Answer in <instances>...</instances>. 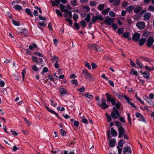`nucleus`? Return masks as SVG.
<instances>
[{
	"label": "nucleus",
	"mask_w": 154,
	"mask_h": 154,
	"mask_svg": "<svg viewBox=\"0 0 154 154\" xmlns=\"http://www.w3.org/2000/svg\"><path fill=\"white\" fill-rule=\"evenodd\" d=\"M106 95L107 100L108 101L111 102L112 105L114 106L115 105L116 108L117 109H119L120 106L121 105L120 103L118 102L117 103H116L115 99L113 97H111V95L108 93H106Z\"/></svg>",
	"instance_id": "1"
},
{
	"label": "nucleus",
	"mask_w": 154,
	"mask_h": 154,
	"mask_svg": "<svg viewBox=\"0 0 154 154\" xmlns=\"http://www.w3.org/2000/svg\"><path fill=\"white\" fill-rule=\"evenodd\" d=\"M106 100L104 98H102L100 101H99L97 103V105L101 107L102 109H105L109 107V106L106 103Z\"/></svg>",
	"instance_id": "2"
},
{
	"label": "nucleus",
	"mask_w": 154,
	"mask_h": 154,
	"mask_svg": "<svg viewBox=\"0 0 154 154\" xmlns=\"http://www.w3.org/2000/svg\"><path fill=\"white\" fill-rule=\"evenodd\" d=\"M113 112H111V115L112 118L113 119H116L118 117H120V115L119 112L115 107L112 108Z\"/></svg>",
	"instance_id": "3"
},
{
	"label": "nucleus",
	"mask_w": 154,
	"mask_h": 154,
	"mask_svg": "<svg viewBox=\"0 0 154 154\" xmlns=\"http://www.w3.org/2000/svg\"><path fill=\"white\" fill-rule=\"evenodd\" d=\"M39 20H42V22H39V25L45 27L46 26L47 23L44 22L46 20V18L42 17L41 15H39Z\"/></svg>",
	"instance_id": "4"
},
{
	"label": "nucleus",
	"mask_w": 154,
	"mask_h": 154,
	"mask_svg": "<svg viewBox=\"0 0 154 154\" xmlns=\"http://www.w3.org/2000/svg\"><path fill=\"white\" fill-rule=\"evenodd\" d=\"M136 26L140 30L144 29L146 26L145 23L143 21L138 22L136 23Z\"/></svg>",
	"instance_id": "5"
},
{
	"label": "nucleus",
	"mask_w": 154,
	"mask_h": 154,
	"mask_svg": "<svg viewBox=\"0 0 154 154\" xmlns=\"http://www.w3.org/2000/svg\"><path fill=\"white\" fill-rule=\"evenodd\" d=\"M118 131H119V137H121L125 134V131L124 128L122 127H119L118 128Z\"/></svg>",
	"instance_id": "6"
},
{
	"label": "nucleus",
	"mask_w": 154,
	"mask_h": 154,
	"mask_svg": "<svg viewBox=\"0 0 154 154\" xmlns=\"http://www.w3.org/2000/svg\"><path fill=\"white\" fill-rule=\"evenodd\" d=\"M82 74L84 75V77L86 79H91L92 78L91 75L87 70H82Z\"/></svg>",
	"instance_id": "7"
},
{
	"label": "nucleus",
	"mask_w": 154,
	"mask_h": 154,
	"mask_svg": "<svg viewBox=\"0 0 154 154\" xmlns=\"http://www.w3.org/2000/svg\"><path fill=\"white\" fill-rule=\"evenodd\" d=\"M88 47L90 50L94 49L97 51H98L97 48H99L100 47L95 44H90L88 45Z\"/></svg>",
	"instance_id": "8"
},
{
	"label": "nucleus",
	"mask_w": 154,
	"mask_h": 154,
	"mask_svg": "<svg viewBox=\"0 0 154 154\" xmlns=\"http://www.w3.org/2000/svg\"><path fill=\"white\" fill-rule=\"evenodd\" d=\"M81 15L82 17H85L84 20L86 21L87 23L90 22L91 20V16L90 14H82Z\"/></svg>",
	"instance_id": "9"
},
{
	"label": "nucleus",
	"mask_w": 154,
	"mask_h": 154,
	"mask_svg": "<svg viewBox=\"0 0 154 154\" xmlns=\"http://www.w3.org/2000/svg\"><path fill=\"white\" fill-rule=\"evenodd\" d=\"M140 34L137 32H135L133 35L132 40L135 42H137L139 41L140 38Z\"/></svg>",
	"instance_id": "10"
},
{
	"label": "nucleus",
	"mask_w": 154,
	"mask_h": 154,
	"mask_svg": "<svg viewBox=\"0 0 154 154\" xmlns=\"http://www.w3.org/2000/svg\"><path fill=\"white\" fill-rule=\"evenodd\" d=\"M135 115L137 118H139V121L146 122V120L141 113L137 112L135 113Z\"/></svg>",
	"instance_id": "11"
},
{
	"label": "nucleus",
	"mask_w": 154,
	"mask_h": 154,
	"mask_svg": "<svg viewBox=\"0 0 154 154\" xmlns=\"http://www.w3.org/2000/svg\"><path fill=\"white\" fill-rule=\"evenodd\" d=\"M154 40L152 37H149L147 41V45L149 47H150L153 43Z\"/></svg>",
	"instance_id": "12"
},
{
	"label": "nucleus",
	"mask_w": 154,
	"mask_h": 154,
	"mask_svg": "<svg viewBox=\"0 0 154 154\" xmlns=\"http://www.w3.org/2000/svg\"><path fill=\"white\" fill-rule=\"evenodd\" d=\"M123 150V152L124 154H131V149L128 146L124 147Z\"/></svg>",
	"instance_id": "13"
},
{
	"label": "nucleus",
	"mask_w": 154,
	"mask_h": 154,
	"mask_svg": "<svg viewBox=\"0 0 154 154\" xmlns=\"http://www.w3.org/2000/svg\"><path fill=\"white\" fill-rule=\"evenodd\" d=\"M103 22L107 24L111 25L113 22V19L110 17H108L104 20Z\"/></svg>",
	"instance_id": "14"
},
{
	"label": "nucleus",
	"mask_w": 154,
	"mask_h": 154,
	"mask_svg": "<svg viewBox=\"0 0 154 154\" xmlns=\"http://www.w3.org/2000/svg\"><path fill=\"white\" fill-rule=\"evenodd\" d=\"M151 15V14L149 12L146 13L144 14L143 15V20L145 21L148 20L149 19Z\"/></svg>",
	"instance_id": "15"
},
{
	"label": "nucleus",
	"mask_w": 154,
	"mask_h": 154,
	"mask_svg": "<svg viewBox=\"0 0 154 154\" xmlns=\"http://www.w3.org/2000/svg\"><path fill=\"white\" fill-rule=\"evenodd\" d=\"M109 146L110 147H113L115 146L116 142V140L114 139H111L109 140Z\"/></svg>",
	"instance_id": "16"
},
{
	"label": "nucleus",
	"mask_w": 154,
	"mask_h": 154,
	"mask_svg": "<svg viewBox=\"0 0 154 154\" xmlns=\"http://www.w3.org/2000/svg\"><path fill=\"white\" fill-rule=\"evenodd\" d=\"M59 91L62 96L66 95L67 93V92L66 89L63 88H60Z\"/></svg>",
	"instance_id": "17"
},
{
	"label": "nucleus",
	"mask_w": 154,
	"mask_h": 154,
	"mask_svg": "<svg viewBox=\"0 0 154 154\" xmlns=\"http://www.w3.org/2000/svg\"><path fill=\"white\" fill-rule=\"evenodd\" d=\"M114 93L116 95V96L118 97V98L122 100L123 96V94L121 93L120 92H116V91L114 92Z\"/></svg>",
	"instance_id": "18"
},
{
	"label": "nucleus",
	"mask_w": 154,
	"mask_h": 154,
	"mask_svg": "<svg viewBox=\"0 0 154 154\" xmlns=\"http://www.w3.org/2000/svg\"><path fill=\"white\" fill-rule=\"evenodd\" d=\"M51 62L53 63H54L55 62H58L59 61V59L58 57L54 56H51Z\"/></svg>",
	"instance_id": "19"
},
{
	"label": "nucleus",
	"mask_w": 154,
	"mask_h": 154,
	"mask_svg": "<svg viewBox=\"0 0 154 154\" xmlns=\"http://www.w3.org/2000/svg\"><path fill=\"white\" fill-rule=\"evenodd\" d=\"M111 134L114 137H116L117 135V133L116 131L113 128H111Z\"/></svg>",
	"instance_id": "20"
},
{
	"label": "nucleus",
	"mask_w": 154,
	"mask_h": 154,
	"mask_svg": "<svg viewBox=\"0 0 154 154\" xmlns=\"http://www.w3.org/2000/svg\"><path fill=\"white\" fill-rule=\"evenodd\" d=\"M37 48V45L34 44H32L29 46V49L32 51H33Z\"/></svg>",
	"instance_id": "21"
},
{
	"label": "nucleus",
	"mask_w": 154,
	"mask_h": 154,
	"mask_svg": "<svg viewBox=\"0 0 154 154\" xmlns=\"http://www.w3.org/2000/svg\"><path fill=\"white\" fill-rule=\"evenodd\" d=\"M134 7L132 5H131L128 7L125 10V11L130 12L134 9Z\"/></svg>",
	"instance_id": "22"
},
{
	"label": "nucleus",
	"mask_w": 154,
	"mask_h": 154,
	"mask_svg": "<svg viewBox=\"0 0 154 154\" xmlns=\"http://www.w3.org/2000/svg\"><path fill=\"white\" fill-rule=\"evenodd\" d=\"M64 12L66 13L68 15L69 17V18H71L72 17V14L71 11H69L68 10L65 9L64 11Z\"/></svg>",
	"instance_id": "23"
},
{
	"label": "nucleus",
	"mask_w": 154,
	"mask_h": 154,
	"mask_svg": "<svg viewBox=\"0 0 154 154\" xmlns=\"http://www.w3.org/2000/svg\"><path fill=\"white\" fill-rule=\"evenodd\" d=\"M13 8L16 10L20 11L22 9V7L19 5H14L13 6Z\"/></svg>",
	"instance_id": "24"
},
{
	"label": "nucleus",
	"mask_w": 154,
	"mask_h": 154,
	"mask_svg": "<svg viewBox=\"0 0 154 154\" xmlns=\"http://www.w3.org/2000/svg\"><path fill=\"white\" fill-rule=\"evenodd\" d=\"M136 63L138 66H139L140 68H144V67L143 66V64L141 63V62L138 60H136Z\"/></svg>",
	"instance_id": "25"
},
{
	"label": "nucleus",
	"mask_w": 154,
	"mask_h": 154,
	"mask_svg": "<svg viewBox=\"0 0 154 154\" xmlns=\"http://www.w3.org/2000/svg\"><path fill=\"white\" fill-rule=\"evenodd\" d=\"M142 9V8L140 6H139L136 7L134 10V12L136 13L137 14L138 12L141 11Z\"/></svg>",
	"instance_id": "26"
},
{
	"label": "nucleus",
	"mask_w": 154,
	"mask_h": 154,
	"mask_svg": "<svg viewBox=\"0 0 154 154\" xmlns=\"http://www.w3.org/2000/svg\"><path fill=\"white\" fill-rule=\"evenodd\" d=\"M146 41V38L141 39H140L139 42V43L140 46L143 45L145 43Z\"/></svg>",
	"instance_id": "27"
},
{
	"label": "nucleus",
	"mask_w": 154,
	"mask_h": 154,
	"mask_svg": "<svg viewBox=\"0 0 154 154\" xmlns=\"http://www.w3.org/2000/svg\"><path fill=\"white\" fill-rule=\"evenodd\" d=\"M25 11L27 14L29 15L30 17H33V15L31 13L29 9L28 8H26L25 9Z\"/></svg>",
	"instance_id": "28"
},
{
	"label": "nucleus",
	"mask_w": 154,
	"mask_h": 154,
	"mask_svg": "<svg viewBox=\"0 0 154 154\" xmlns=\"http://www.w3.org/2000/svg\"><path fill=\"white\" fill-rule=\"evenodd\" d=\"M143 77L146 79H148L149 78V73L147 71H145L143 72Z\"/></svg>",
	"instance_id": "29"
},
{
	"label": "nucleus",
	"mask_w": 154,
	"mask_h": 154,
	"mask_svg": "<svg viewBox=\"0 0 154 154\" xmlns=\"http://www.w3.org/2000/svg\"><path fill=\"white\" fill-rule=\"evenodd\" d=\"M130 33L129 32H127L124 33L122 34V37L126 38H129Z\"/></svg>",
	"instance_id": "30"
},
{
	"label": "nucleus",
	"mask_w": 154,
	"mask_h": 154,
	"mask_svg": "<svg viewBox=\"0 0 154 154\" xmlns=\"http://www.w3.org/2000/svg\"><path fill=\"white\" fill-rule=\"evenodd\" d=\"M85 96L86 97L90 99H91L93 97V95L92 94H90V93L88 92L85 93Z\"/></svg>",
	"instance_id": "31"
},
{
	"label": "nucleus",
	"mask_w": 154,
	"mask_h": 154,
	"mask_svg": "<svg viewBox=\"0 0 154 154\" xmlns=\"http://www.w3.org/2000/svg\"><path fill=\"white\" fill-rule=\"evenodd\" d=\"M39 57L41 58H39V63H41L43 62V60L45 59V57L40 53H39Z\"/></svg>",
	"instance_id": "32"
},
{
	"label": "nucleus",
	"mask_w": 154,
	"mask_h": 154,
	"mask_svg": "<svg viewBox=\"0 0 154 154\" xmlns=\"http://www.w3.org/2000/svg\"><path fill=\"white\" fill-rule=\"evenodd\" d=\"M128 2L125 1H124L122 3V6L123 8H125L128 5Z\"/></svg>",
	"instance_id": "33"
},
{
	"label": "nucleus",
	"mask_w": 154,
	"mask_h": 154,
	"mask_svg": "<svg viewBox=\"0 0 154 154\" xmlns=\"http://www.w3.org/2000/svg\"><path fill=\"white\" fill-rule=\"evenodd\" d=\"M81 26L84 28L86 25V23L84 20H81L79 23Z\"/></svg>",
	"instance_id": "34"
},
{
	"label": "nucleus",
	"mask_w": 154,
	"mask_h": 154,
	"mask_svg": "<svg viewBox=\"0 0 154 154\" xmlns=\"http://www.w3.org/2000/svg\"><path fill=\"white\" fill-rule=\"evenodd\" d=\"M70 3L72 6H75L77 5V0H72L70 2Z\"/></svg>",
	"instance_id": "35"
},
{
	"label": "nucleus",
	"mask_w": 154,
	"mask_h": 154,
	"mask_svg": "<svg viewBox=\"0 0 154 154\" xmlns=\"http://www.w3.org/2000/svg\"><path fill=\"white\" fill-rule=\"evenodd\" d=\"M120 0H115L113 3V5L115 6H119L120 3Z\"/></svg>",
	"instance_id": "36"
},
{
	"label": "nucleus",
	"mask_w": 154,
	"mask_h": 154,
	"mask_svg": "<svg viewBox=\"0 0 154 154\" xmlns=\"http://www.w3.org/2000/svg\"><path fill=\"white\" fill-rule=\"evenodd\" d=\"M104 8V5L103 4H99L97 7V9L101 11Z\"/></svg>",
	"instance_id": "37"
},
{
	"label": "nucleus",
	"mask_w": 154,
	"mask_h": 154,
	"mask_svg": "<svg viewBox=\"0 0 154 154\" xmlns=\"http://www.w3.org/2000/svg\"><path fill=\"white\" fill-rule=\"evenodd\" d=\"M124 143V141L123 140H121L119 142L117 146L122 147Z\"/></svg>",
	"instance_id": "38"
},
{
	"label": "nucleus",
	"mask_w": 154,
	"mask_h": 154,
	"mask_svg": "<svg viewBox=\"0 0 154 154\" xmlns=\"http://www.w3.org/2000/svg\"><path fill=\"white\" fill-rule=\"evenodd\" d=\"M106 116L107 122H110L112 120V118L110 115L108 114L107 113H106Z\"/></svg>",
	"instance_id": "39"
},
{
	"label": "nucleus",
	"mask_w": 154,
	"mask_h": 154,
	"mask_svg": "<svg viewBox=\"0 0 154 154\" xmlns=\"http://www.w3.org/2000/svg\"><path fill=\"white\" fill-rule=\"evenodd\" d=\"M144 68H145L148 71L150 72L152 70H154V67H152L151 68H150L148 66L146 65L144 67Z\"/></svg>",
	"instance_id": "40"
},
{
	"label": "nucleus",
	"mask_w": 154,
	"mask_h": 154,
	"mask_svg": "<svg viewBox=\"0 0 154 154\" xmlns=\"http://www.w3.org/2000/svg\"><path fill=\"white\" fill-rule=\"evenodd\" d=\"M110 10V8H107L106 9H105L104 10H103V11L102 12V13L106 15L108 13V12Z\"/></svg>",
	"instance_id": "41"
},
{
	"label": "nucleus",
	"mask_w": 154,
	"mask_h": 154,
	"mask_svg": "<svg viewBox=\"0 0 154 154\" xmlns=\"http://www.w3.org/2000/svg\"><path fill=\"white\" fill-rule=\"evenodd\" d=\"M97 20V19L96 16H93L91 18V22H92V23H94L96 22Z\"/></svg>",
	"instance_id": "42"
},
{
	"label": "nucleus",
	"mask_w": 154,
	"mask_h": 154,
	"mask_svg": "<svg viewBox=\"0 0 154 154\" xmlns=\"http://www.w3.org/2000/svg\"><path fill=\"white\" fill-rule=\"evenodd\" d=\"M31 68L33 71H37L38 70V68L35 65L32 66Z\"/></svg>",
	"instance_id": "43"
},
{
	"label": "nucleus",
	"mask_w": 154,
	"mask_h": 154,
	"mask_svg": "<svg viewBox=\"0 0 154 154\" xmlns=\"http://www.w3.org/2000/svg\"><path fill=\"white\" fill-rule=\"evenodd\" d=\"M90 6H95L97 5V3L95 1H92L89 2Z\"/></svg>",
	"instance_id": "44"
},
{
	"label": "nucleus",
	"mask_w": 154,
	"mask_h": 154,
	"mask_svg": "<svg viewBox=\"0 0 154 154\" xmlns=\"http://www.w3.org/2000/svg\"><path fill=\"white\" fill-rule=\"evenodd\" d=\"M148 10L149 11L154 12V7L152 5H149L148 8Z\"/></svg>",
	"instance_id": "45"
},
{
	"label": "nucleus",
	"mask_w": 154,
	"mask_h": 154,
	"mask_svg": "<svg viewBox=\"0 0 154 154\" xmlns=\"http://www.w3.org/2000/svg\"><path fill=\"white\" fill-rule=\"evenodd\" d=\"M79 18L78 15L76 14H74L73 16V19L74 21H76Z\"/></svg>",
	"instance_id": "46"
},
{
	"label": "nucleus",
	"mask_w": 154,
	"mask_h": 154,
	"mask_svg": "<svg viewBox=\"0 0 154 154\" xmlns=\"http://www.w3.org/2000/svg\"><path fill=\"white\" fill-rule=\"evenodd\" d=\"M26 72L25 69L22 70V77L23 80L24 81L25 78V75L26 74Z\"/></svg>",
	"instance_id": "47"
},
{
	"label": "nucleus",
	"mask_w": 154,
	"mask_h": 154,
	"mask_svg": "<svg viewBox=\"0 0 154 154\" xmlns=\"http://www.w3.org/2000/svg\"><path fill=\"white\" fill-rule=\"evenodd\" d=\"M13 24L16 26H19L20 25V22L19 21H17L15 20H13Z\"/></svg>",
	"instance_id": "48"
},
{
	"label": "nucleus",
	"mask_w": 154,
	"mask_h": 154,
	"mask_svg": "<svg viewBox=\"0 0 154 154\" xmlns=\"http://www.w3.org/2000/svg\"><path fill=\"white\" fill-rule=\"evenodd\" d=\"M56 12L58 16H60L61 17H62L63 15L59 10L56 9Z\"/></svg>",
	"instance_id": "49"
},
{
	"label": "nucleus",
	"mask_w": 154,
	"mask_h": 154,
	"mask_svg": "<svg viewBox=\"0 0 154 154\" xmlns=\"http://www.w3.org/2000/svg\"><path fill=\"white\" fill-rule=\"evenodd\" d=\"M24 120L25 121V122L29 126L31 125V123L30 122L28 121L25 118H24Z\"/></svg>",
	"instance_id": "50"
},
{
	"label": "nucleus",
	"mask_w": 154,
	"mask_h": 154,
	"mask_svg": "<svg viewBox=\"0 0 154 154\" xmlns=\"http://www.w3.org/2000/svg\"><path fill=\"white\" fill-rule=\"evenodd\" d=\"M45 107L46 109L50 112H51V113L54 114L55 112L54 111L52 110L51 109L49 108L48 106H46Z\"/></svg>",
	"instance_id": "51"
},
{
	"label": "nucleus",
	"mask_w": 154,
	"mask_h": 154,
	"mask_svg": "<svg viewBox=\"0 0 154 154\" xmlns=\"http://www.w3.org/2000/svg\"><path fill=\"white\" fill-rule=\"evenodd\" d=\"M85 66L88 68L89 69H91V66L89 63L88 62L86 61L85 62Z\"/></svg>",
	"instance_id": "52"
},
{
	"label": "nucleus",
	"mask_w": 154,
	"mask_h": 154,
	"mask_svg": "<svg viewBox=\"0 0 154 154\" xmlns=\"http://www.w3.org/2000/svg\"><path fill=\"white\" fill-rule=\"evenodd\" d=\"M96 16L97 17V20H103V18L102 16L100 15H97Z\"/></svg>",
	"instance_id": "53"
},
{
	"label": "nucleus",
	"mask_w": 154,
	"mask_h": 154,
	"mask_svg": "<svg viewBox=\"0 0 154 154\" xmlns=\"http://www.w3.org/2000/svg\"><path fill=\"white\" fill-rule=\"evenodd\" d=\"M71 82L72 84L73 85H77L78 83L76 79L72 80L71 81Z\"/></svg>",
	"instance_id": "54"
},
{
	"label": "nucleus",
	"mask_w": 154,
	"mask_h": 154,
	"mask_svg": "<svg viewBox=\"0 0 154 154\" xmlns=\"http://www.w3.org/2000/svg\"><path fill=\"white\" fill-rule=\"evenodd\" d=\"M66 21L68 22L70 26H72V20L71 19H69L66 18Z\"/></svg>",
	"instance_id": "55"
},
{
	"label": "nucleus",
	"mask_w": 154,
	"mask_h": 154,
	"mask_svg": "<svg viewBox=\"0 0 154 154\" xmlns=\"http://www.w3.org/2000/svg\"><path fill=\"white\" fill-rule=\"evenodd\" d=\"M60 133L61 135L63 136H65L66 134V132L63 129L60 130Z\"/></svg>",
	"instance_id": "56"
},
{
	"label": "nucleus",
	"mask_w": 154,
	"mask_h": 154,
	"mask_svg": "<svg viewBox=\"0 0 154 154\" xmlns=\"http://www.w3.org/2000/svg\"><path fill=\"white\" fill-rule=\"evenodd\" d=\"M109 15L111 17H115V14L112 11H110L109 12Z\"/></svg>",
	"instance_id": "57"
},
{
	"label": "nucleus",
	"mask_w": 154,
	"mask_h": 154,
	"mask_svg": "<svg viewBox=\"0 0 154 154\" xmlns=\"http://www.w3.org/2000/svg\"><path fill=\"white\" fill-rule=\"evenodd\" d=\"M32 60L34 62L36 63H38L37 58L35 57H32Z\"/></svg>",
	"instance_id": "58"
},
{
	"label": "nucleus",
	"mask_w": 154,
	"mask_h": 154,
	"mask_svg": "<svg viewBox=\"0 0 154 154\" xmlns=\"http://www.w3.org/2000/svg\"><path fill=\"white\" fill-rule=\"evenodd\" d=\"M60 9L63 11L64 12V11L66 9H65V6L62 4H60Z\"/></svg>",
	"instance_id": "59"
},
{
	"label": "nucleus",
	"mask_w": 154,
	"mask_h": 154,
	"mask_svg": "<svg viewBox=\"0 0 154 154\" xmlns=\"http://www.w3.org/2000/svg\"><path fill=\"white\" fill-rule=\"evenodd\" d=\"M115 124L116 126L118 127H120L122 126V124L121 123L119 122L116 121L115 122Z\"/></svg>",
	"instance_id": "60"
},
{
	"label": "nucleus",
	"mask_w": 154,
	"mask_h": 154,
	"mask_svg": "<svg viewBox=\"0 0 154 154\" xmlns=\"http://www.w3.org/2000/svg\"><path fill=\"white\" fill-rule=\"evenodd\" d=\"M5 85V82L2 80H0V86L3 87Z\"/></svg>",
	"instance_id": "61"
},
{
	"label": "nucleus",
	"mask_w": 154,
	"mask_h": 154,
	"mask_svg": "<svg viewBox=\"0 0 154 154\" xmlns=\"http://www.w3.org/2000/svg\"><path fill=\"white\" fill-rule=\"evenodd\" d=\"M74 26L75 28L77 29H79V26L78 23H75L74 24Z\"/></svg>",
	"instance_id": "62"
},
{
	"label": "nucleus",
	"mask_w": 154,
	"mask_h": 154,
	"mask_svg": "<svg viewBox=\"0 0 154 154\" xmlns=\"http://www.w3.org/2000/svg\"><path fill=\"white\" fill-rule=\"evenodd\" d=\"M78 90L80 92H82L85 90L84 87H82L78 89Z\"/></svg>",
	"instance_id": "63"
},
{
	"label": "nucleus",
	"mask_w": 154,
	"mask_h": 154,
	"mask_svg": "<svg viewBox=\"0 0 154 154\" xmlns=\"http://www.w3.org/2000/svg\"><path fill=\"white\" fill-rule=\"evenodd\" d=\"M48 71V69L46 67H45L43 69L42 72L43 73L46 72Z\"/></svg>",
	"instance_id": "64"
}]
</instances>
